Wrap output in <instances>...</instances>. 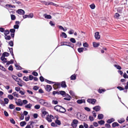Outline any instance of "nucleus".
Wrapping results in <instances>:
<instances>
[{
  "label": "nucleus",
  "mask_w": 128,
  "mask_h": 128,
  "mask_svg": "<svg viewBox=\"0 0 128 128\" xmlns=\"http://www.w3.org/2000/svg\"><path fill=\"white\" fill-rule=\"evenodd\" d=\"M100 107L99 106H97L93 108V109L96 112L99 111L100 109Z\"/></svg>",
  "instance_id": "obj_10"
},
{
  "label": "nucleus",
  "mask_w": 128,
  "mask_h": 128,
  "mask_svg": "<svg viewBox=\"0 0 128 128\" xmlns=\"http://www.w3.org/2000/svg\"><path fill=\"white\" fill-rule=\"evenodd\" d=\"M93 46L94 47H97L99 45L100 43L99 42H93Z\"/></svg>",
  "instance_id": "obj_22"
},
{
  "label": "nucleus",
  "mask_w": 128,
  "mask_h": 128,
  "mask_svg": "<svg viewBox=\"0 0 128 128\" xmlns=\"http://www.w3.org/2000/svg\"><path fill=\"white\" fill-rule=\"evenodd\" d=\"M23 79L24 80L26 81H28L29 80V78L25 76L23 77Z\"/></svg>",
  "instance_id": "obj_59"
},
{
  "label": "nucleus",
  "mask_w": 128,
  "mask_h": 128,
  "mask_svg": "<svg viewBox=\"0 0 128 128\" xmlns=\"http://www.w3.org/2000/svg\"><path fill=\"white\" fill-rule=\"evenodd\" d=\"M105 127L107 128H110L111 127L110 125L108 124H105Z\"/></svg>",
  "instance_id": "obj_63"
},
{
  "label": "nucleus",
  "mask_w": 128,
  "mask_h": 128,
  "mask_svg": "<svg viewBox=\"0 0 128 128\" xmlns=\"http://www.w3.org/2000/svg\"><path fill=\"white\" fill-rule=\"evenodd\" d=\"M66 111L65 109L63 107L61 106L59 112L62 113H64Z\"/></svg>",
  "instance_id": "obj_16"
},
{
  "label": "nucleus",
  "mask_w": 128,
  "mask_h": 128,
  "mask_svg": "<svg viewBox=\"0 0 128 128\" xmlns=\"http://www.w3.org/2000/svg\"><path fill=\"white\" fill-rule=\"evenodd\" d=\"M11 19L12 20H15L16 18L14 14L11 15Z\"/></svg>",
  "instance_id": "obj_41"
},
{
  "label": "nucleus",
  "mask_w": 128,
  "mask_h": 128,
  "mask_svg": "<svg viewBox=\"0 0 128 128\" xmlns=\"http://www.w3.org/2000/svg\"><path fill=\"white\" fill-rule=\"evenodd\" d=\"M66 42H62L61 43V46H63V45H67V44H66Z\"/></svg>",
  "instance_id": "obj_56"
},
{
  "label": "nucleus",
  "mask_w": 128,
  "mask_h": 128,
  "mask_svg": "<svg viewBox=\"0 0 128 128\" xmlns=\"http://www.w3.org/2000/svg\"><path fill=\"white\" fill-rule=\"evenodd\" d=\"M9 108L10 109H13L15 108L14 106L12 104H10L9 106Z\"/></svg>",
  "instance_id": "obj_38"
},
{
  "label": "nucleus",
  "mask_w": 128,
  "mask_h": 128,
  "mask_svg": "<svg viewBox=\"0 0 128 128\" xmlns=\"http://www.w3.org/2000/svg\"><path fill=\"white\" fill-rule=\"evenodd\" d=\"M98 123L100 125H102L104 124L105 123V122L104 120H101L98 122Z\"/></svg>",
  "instance_id": "obj_27"
},
{
  "label": "nucleus",
  "mask_w": 128,
  "mask_h": 128,
  "mask_svg": "<svg viewBox=\"0 0 128 128\" xmlns=\"http://www.w3.org/2000/svg\"><path fill=\"white\" fill-rule=\"evenodd\" d=\"M44 16L45 18L50 19L52 18V16L50 15H48L46 14H44Z\"/></svg>",
  "instance_id": "obj_14"
},
{
  "label": "nucleus",
  "mask_w": 128,
  "mask_h": 128,
  "mask_svg": "<svg viewBox=\"0 0 128 128\" xmlns=\"http://www.w3.org/2000/svg\"><path fill=\"white\" fill-rule=\"evenodd\" d=\"M60 36L64 37V38H66L67 36L66 34L64 32H62V34L60 35Z\"/></svg>",
  "instance_id": "obj_32"
},
{
  "label": "nucleus",
  "mask_w": 128,
  "mask_h": 128,
  "mask_svg": "<svg viewBox=\"0 0 128 128\" xmlns=\"http://www.w3.org/2000/svg\"><path fill=\"white\" fill-rule=\"evenodd\" d=\"M10 122L13 124H15V122L14 119L13 118H11L10 120Z\"/></svg>",
  "instance_id": "obj_51"
},
{
  "label": "nucleus",
  "mask_w": 128,
  "mask_h": 128,
  "mask_svg": "<svg viewBox=\"0 0 128 128\" xmlns=\"http://www.w3.org/2000/svg\"><path fill=\"white\" fill-rule=\"evenodd\" d=\"M94 37L96 39L98 40L100 38V36L99 35V32H96L95 33Z\"/></svg>",
  "instance_id": "obj_7"
},
{
  "label": "nucleus",
  "mask_w": 128,
  "mask_h": 128,
  "mask_svg": "<svg viewBox=\"0 0 128 128\" xmlns=\"http://www.w3.org/2000/svg\"><path fill=\"white\" fill-rule=\"evenodd\" d=\"M76 76L75 74H74L70 76V78L71 80H74L76 79Z\"/></svg>",
  "instance_id": "obj_26"
},
{
  "label": "nucleus",
  "mask_w": 128,
  "mask_h": 128,
  "mask_svg": "<svg viewBox=\"0 0 128 128\" xmlns=\"http://www.w3.org/2000/svg\"><path fill=\"white\" fill-rule=\"evenodd\" d=\"M104 118V115L102 114H99L98 116V118L99 120H101Z\"/></svg>",
  "instance_id": "obj_18"
},
{
  "label": "nucleus",
  "mask_w": 128,
  "mask_h": 128,
  "mask_svg": "<svg viewBox=\"0 0 128 128\" xmlns=\"http://www.w3.org/2000/svg\"><path fill=\"white\" fill-rule=\"evenodd\" d=\"M60 84L62 88H66V82L64 81L62 82Z\"/></svg>",
  "instance_id": "obj_21"
},
{
  "label": "nucleus",
  "mask_w": 128,
  "mask_h": 128,
  "mask_svg": "<svg viewBox=\"0 0 128 128\" xmlns=\"http://www.w3.org/2000/svg\"><path fill=\"white\" fill-rule=\"evenodd\" d=\"M0 103L3 106H5V103L3 101L1 100V99H0Z\"/></svg>",
  "instance_id": "obj_50"
},
{
  "label": "nucleus",
  "mask_w": 128,
  "mask_h": 128,
  "mask_svg": "<svg viewBox=\"0 0 128 128\" xmlns=\"http://www.w3.org/2000/svg\"><path fill=\"white\" fill-rule=\"evenodd\" d=\"M55 122L58 125H60L61 124L60 121L58 119L55 121Z\"/></svg>",
  "instance_id": "obj_42"
},
{
  "label": "nucleus",
  "mask_w": 128,
  "mask_h": 128,
  "mask_svg": "<svg viewBox=\"0 0 128 128\" xmlns=\"http://www.w3.org/2000/svg\"><path fill=\"white\" fill-rule=\"evenodd\" d=\"M85 102V100H78L77 101V102L78 104H81L83 102Z\"/></svg>",
  "instance_id": "obj_17"
},
{
  "label": "nucleus",
  "mask_w": 128,
  "mask_h": 128,
  "mask_svg": "<svg viewBox=\"0 0 128 128\" xmlns=\"http://www.w3.org/2000/svg\"><path fill=\"white\" fill-rule=\"evenodd\" d=\"M70 94L72 96H75V95L74 94L72 90H70Z\"/></svg>",
  "instance_id": "obj_58"
},
{
  "label": "nucleus",
  "mask_w": 128,
  "mask_h": 128,
  "mask_svg": "<svg viewBox=\"0 0 128 128\" xmlns=\"http://www.w3.org/2000/svg\"><path fill=\"white\" fill-rule=\"evenodd\" d=\"M46 119L48 122H51L52 121L51 119L49 117V116L46 117Z\"/></svg>",
  "instance_id": "obj_35"
},
{
  "label": "nucleus",
  "mask_w": 128,
  "mask_h": 128,
  "mask_svg": "<svg viewBox=\"0 0 128 128\" xmlns=\"http://www.w3.org/2000/svg\"><path fill=\"white\" fill-rule=\"evenodd\" d=\"M119 126V124L117 122H115L112 124V126L113 127H115L116 126Z\"/></svg>",
  "instance_id": "obj_19"
},
{
  "label": "nucleus",
  "mask_w": 128,
  "mask_h": 128,
  "mask_svg": "<svg viewBox=\"0 0 128 128\" xmlns=\"http://www.w3.org/2000/svg\"><path fill=\"white\" fill-rule=\"evenodd\" d=\"M74 30L72 29H70V31L68 32V33L70 34H73L74 32Z\"/></svg>",
  "instance_id": "obj_45"
},
{
  "label": "nucleus",
  "mask_w": 128,
  "mask_h": 128,
  "mask_svg": "<svg viewBox=\"0 0 128 128\" xmlns=\"http://www.w3.org/2000/svg\"><path fill=\"white\" fill-rule=\"evenodd\" d=\"M60 84L58 83H56L54 85V88L55 89H57L60 87Z\"/></svg>",
  "instance_id": "obj_8"
},
{
  "label": "nucleus",
  "mask_w": 128,
  "mask_h": 128,
  "mask_svg": "<svg viewBox=\"0 0 128 128\" xmlns=\"http://www.w3.org/2000/svg\"><path fill=\"white\" fill-rule=\"evenodd\" d=\"M9 45L11 46H13L14 45L13 42L12 41H10L9 42Z\"/></svg>",
  "instance_id": "obj_62"
},
{
  "label": "nucleus",
  "mask_w": 128,
  "mask_h": 128,
  "mask_svg": "<svg viewBox=\"0 0 128 128\" xmlns=\"http://www.w3.org/2000/svg\"><path fill=\"white\" fill-rule=\"evenodd\" d=\"M78 122V120H74L72 123V126L73 128H75L77 126Z\"/></svg>",
  "instance_id": "obj_2"
},
{
  "label": "nucleus",
  "mask_w": 128,
  "mask_h": 128,
  "mask_svg": "<svg viewBox=\"0 0 128 128\" xmlns=\"http://www.w3.org/2000/svg\"><path fill=\"white\" fill-rule=\"evenodd\" d=\"M16 12L19 14L20 15H24L25 13L24 11L22 9H18L16 11Z\"/></svg>",
  "instance_id": "obj_5"
},
{
  "label": "nucleus",
  "mask_w": 128,
  "mask_h": 128,
  "mask_svg": "<svg viewBox=\"0 0 128 128\" xmlns=\"http://www.w3.org/2000/svg\"><path fill=\"white\" fill-rule=\"evenodd\" d=\"M90 7L92 9H94L95 8V6L94 4H92L90 6Z\"/></svg>",
  "instance_id": "obj_64"
},
{
  "label": "nucleus",
  "mask_w": 128,
  "mask_h": 128,
  "mask_svg": "<svg viewBox=\"0 0 128 128\" xmlns=\"http://www.w3.org/2000/svg\"><path fill=\"white\" fill-rule=\"evenodd\" d=\"M59 94L63 96L65 94V92L64 91H61L59 92Z\"/></svg>",
  "instance_id": "obj_49"
},
{
  "label": "nucleus",
  "mask_w": 128,
  "mask_h": 128,
  "mask_svg": "<svg viewBox=\"0 0 128 128\" xmlns=\"http://www.w3.org/2000/svg\"><path fill=\"white\" fill-rule=\"evenodd\" d=\"M8 97L10 100H12L14 98L13 96L11 94L8 95Z\"/></svg>",
  "instance_id": "obj_39"
},
{
  "label": "nucleus",
  "mask_w": 128,
  "mask_h": 128,
  "mask_svg": "<svg viewBox=\"0 0 128 128\" xmlns=\"http://www.w3.org/2000/svg\"><path fill=\"white\" fill-rule=\"evenodd\" d=\"M4 34L5 35H6V34H8L10 33L9 31L8 30H4Z\"/></svg>",
  "instance_id": "obj_43"
},
{
  "label": "nucleus",
  "mask_w": 128,
  "mask_h": 128,
  "mask_svg": "<svg viewBox=\"0 0 128 128\" xmlns=\"http://www.w3.org/2000/svg\"><path fill=\"white\" fill-rule=\"evenodd\" d=\"M52 5L54 6H55L56 7H57L58 6V5L57 4L53 3L52 2H48V5Z\"/></svg>",
  "instance_id": "obj_25"
},
{
  "label": "nucleus",
  "mask_w": 128,
  "mask_h": 128,
  "mask_svg": "<svg viewBox=\"0 0 128 128\" xmlns=\"http://www.w3.org/2000/svg\"><path fill=\"white\" fill-rule=\"evenodd\" d=\"M34 108L36 109H38L40 108V106L38 104H37L34 106Z\"/></svg>",
  "instance_id": "obj_52"
},
{
  "label": "nucleus",
  "mask_w": 128,
  "mask_h": 128,
  "mask_svg": "<svg viewBox=\"0 0 128 128\" xmlns=\"http://www.w3.org/2000/svg\"><path fill=\"white\" fill-rule=\"evenodd\" d=\"M71 98V97L70 96H68V97H67L65 98H64V100L69 101L70 100Z\"/></svg>",
  "instance_id": "obj_47"
},
{
  "label": "nucleus",
  "mask_w": 128,
  "mask_h": 128,
  "mask_svg": "<svg viewBox=\"0 0 128 128\" xmlns=\"http://www.w3.org/2000/svg\"><path fill=\"white\" fill-rule=\"evenodd\" d=\"M52 94L54 95V96L56 94H59V92L56 91H54L52 92Z\"/></svg>",
  "instance_id": "obj_53"
},
{
  "label": "nucleus",
  "mask_w": 128,
  "mask_h": 128,
  "mask_svg": "<svg viewBox=\"0 0 128 128\" xmlns=\"http://www.w3.org/2000/svg\"><path fill=\"white\" fill-rule=\"evenodd\" d=\"M15 103L18 106H22L23 105L22 100L20 99H18L17 101H16Z\"/></svg>",
  "instance_id": "obj_4"
},
{
  "label": "nucleus",
  "mask_w": 128,
  "mask_h": 128,
  "mask_svg": "<svg viewBox=\"0 0 128 128\" xmlns=\"http://www.w3.org/2000/svg\"><path fill=\"white\" fill-rule=\"evenodd\" d=\"M4 37L5 39L7 40H9L11 39V37L10 36L5 35Z\"/></svg>",
  "instance_id": "obj_29"
},
{
  "label": "nucleus",
  "mask_w": 128,
  "mask_h": 128,
  "mask_svg": "<svg viewBox=\"0 0 128 128\" xmlns=\"http://www.w3.org/2000/svg\"><path fill=\"white\" fill-rule=\"evenodd\" d=\"M125 120L123 118H122L118 119V121L120 123L122 124L125 122Z\"/></svg>",
  "instance_id": "obj_11"
},
{
  "label": "nucleus",
  "mask_w": 128,
  "mask_h": 128,
  "mask_svg": "<svg viewBox=\"0 0 128 128\" xmlns=\"http://www.w3.org/2000/svg\"><path fill=\"white\" fill-rule=\"evenodd\" d=\"M77 116L78 118L82 121H85L86 120L87 116L84 114H81L80 113H78Z\"/></svg>",
  "instance_id": "obj_1"
},
{
  "label": "nucleus",
  "mask_w": 128,
  "mask_h": 128,
  "mask_svg": "<svg viewBox=\"0 0 128 128\" xmlns=\"http://www.w3.org/2000/svg\"><path fill=\"white\" fill-rule=\"evenodd\" d=\"M114 66L118 69L120 70H121L122 68L119 65L114 64Z\"/></svg>",
  "instance_id": "obj_33"
},
{
  "label": "nucleus",
  "mask_w": 128,
  "mask_h": 128,
  "mask_svg": "<svg viewBox=\"0 0 128 128\" xmlns=\"http://www.w3.org/2000/svg\"><path fill=\"white\" fill-rule=\"evenodd\" d=\"M33 17V14H30L28 15H25L23 16L24 18H32Z\"/></svg>",
  "instance_id": "obj_6"
},
{
  "label": "nucleus",
  "mask_w": 128,
  "mask_h": 128,
  "mask_svg": "<svg viewBox=\"0 0 128 128\" xmlns=\"http://www.w3.org/2000/svg\"><path fill=\"white\" fill-rule=\"evenodd\" d=\"M89 118L90 120L91 121H92L94 120L93 117L91 116H89Z\"/></svg>",
  "instance_id": "obj_61"
},
{
  "label": "nucleus",
  "mask_w": 128,
  "mask_h": 128,
  "mask_svg": "<svg viewBox=\"0 0 128 128\" xmlns=\"http://www.w3.org/2000/svg\"><path fill=\"white\" fill-rule=\"evenodd\" d=\"M114 120H115L114 118H112L108 120L107 121V122L109 124H110L112 122H114Z\"/></svg>",
  "instance_id": "obj_13"
},
{
  "label": "nucleus",
  "mask_w": 128,
  "mask_h": 128,
  "mask_svg": "<svg viewBox=\"0 0 128 128\" xmlns=\"http://www.w3.org/2000/svg\"><path fill=\"white\" fill-rule=\"evenodd\" d=\"M58 26L59 27V28L60 30H62L66 32L67 30L66 28L65 27V28H64L62 26Z\"/></svg>",
  "instance_id": "obj_23"
},
{
  "label": "nucleus",
  "mask_w": 128,
  "mask_h": 128,
  "mask_svg": "<svg viewBox=\"0 0 128 128\" xmlns=\"http://www.w3.org/2000/svg\"><path fill=\"white\" fill-rule=\"evenodd\" d=\"M30 126H31L32 128L34 127V122L32 121H30Z\"/></svg>",
  "instance_id": "obj_37"
},
{
  "label": "nucleus",
  "mask_w": 128,
  "mask_h": 128,
  "mask_svg": "<svg viewBox=\"0 0 128 128\" xmlns=\"http://www.w3.org/2000/svg\"><path fill=\"white\" fill-rule=\"evenodd\" d=\"M15 66L16 68V69L18 70H21L22 69L21 67L19 65H18L17 64H15Z\"/></svg>",
  "instance_id": "obj_28"
},
{
  "label": "nucleus",
  "mask_w": 128,
  "mask_h": 128,
  "mask_svg": "<svg viewBox=\"0 0 128 128\" xmlns=\"http://www.w3.org/2000/svg\"><path fill=\"white\" fill-rule=\"evenodd\" d=\"M61 106L58 105H57L55 106L54 109L58 112H59Z\"/></svg>",
  "instance_id": "obj_20"
},
{
  "label": "nucleus",
  "mask_w": 128,
  "mask_h": 128,
  "mask_svg": "<svg viewBox=\"0 0 128 128\" xmlns=\"http://www.w3.org/2000/svg\"><path fill=\"white\" fill-rule=\"evenodd\" d=\"M9 100L7 98H5L4 99V103L5 104H7L9 102Z\"/></svg>",
  "instance_id": "obj_31"
},
{
  "label": "nucleus",
  "mask_w": 128,
  "mask_h": 128,
  "mask_svg": "<svg viewBox=\"0 0 128 128\" xmlns=\"http://www.w3.org/2000/svg\"><path fill=\"white\" fill-rule=\"evenodd\" d=\"M32 106V104L29 103L26 105L25 106V107L26 108L30 109Z\"/></svg>",
  "instance_id": "obj_12"
},
{
  "label": "nucleus",
  "mask_w": 128,
  "mask_h": 128,
  "mask_svg": "<svg viewBox=\"0 0 128 128\" xmlns=\"http://www.w3.org/2000/svg\"><path fill=\"white\" fill-rule=\"evenodd\" d=\"M70 41L73 43H74L76 42V40L74 38H71L70 40Z\"/></svg>",
  "instance_id": "obj_40"
},
{
  "label": "nucleus",
  "mask_w": 128,
  "mask_h": 128,
  "mask_svg": "<svg viewBox=\"0 0 128 128\" xmlns=\"http://www.w3.org/2000/svg\"><path fill=\"white\" fill-rule=\"evenodd\" d=\"M83 46L84 47H88V45L86 42L83 44Z\"/></svg>",
  "instance_id": "obj_60"
},
{
  "label": "nucleus",
  "mask_w": 128,
  "mask_h": 128,
  "mask_svg": "<svg viewBox=\"0 0 128 128\" xmlns=\"http://www.w3.org/2000/svg\"><path fill=\"white\" fill-rule=\"evenodd\" d=\"M88 102L94 104L96 102V100L95 99L89 98L87 100Z\"/></svg>",
  "instance_id": "obj_3"
},
{
  "label": "nucleus",
  "mask_w": 128,
  "mask_h": 128,
  "mask_svg": "<svg viewBox=\"0 0 128 128\" xmlns=\"http://www.w3.org/2000/svg\"><path fill=\"white\" fill-rule=\"evenodd\" d=\"M8 48L11 54L12 55V56L13 57V58H14V55L13 53V49L12 48H10L9 47Z\"/></svg>",
  "instance_id": "obj_15"
},
{
  "label": "nucleus",
  "mask_w": 128,
  "mask_h": 128,
  "mask_svg": "<svg viewBox=\"0 0 128 128\" xmlns=\"http://www.w3.org/2000/svg\"><path fill=\"white\" fill-rule=\"evenodd\" d=\"M34 77L32 75H30L29 76V80H32L34 78Z\"/></svg>",
  "instance_id": "obj_57"
},
{
  "label": "nucleus",
  "mask_w": 128,
  "mask_h": 128,
  "mask_svg": "<svg viewBox=\"0 0 128 128\" xmlns=\"http://www.w3.org/2000/svg\"><path fill=\"white\" fill-rule=\"evenodd\" d=\"M45 81L50 84H54V82L50 81L46 79H45Z\"/></svg>",
  "instance_id": "obj_46"
},
{
  "label": "nucleus",
  "mask_w": 128,
  "mask_h": 128,
  "mask_svg": "<svg viewBox=\"0 0 128 128\" xmlns=\"http://www.w3.org/2000/svg\"><path fill=\"white\" fill-rule=\"evenodd\" d=\"M46 90L48 92H50L52 90V88L51 86L47 85L45 88Z\"/></svg>",
  "instance_id": "obj_9"
},
{
  "label": "nucleus",
  "mask_w": 128,
  "mask_h": 128,
  "mask_svg": "<svg viewBox=\"0 0 128 128\" xmlns=\"http://www.w3.org/2000/svg\"><path fill=\"white\" fill-rule=\"evenodd\" d=\"M48 2H46V1H42L41 3L42 4H43L46 5H48Z\"/></svg>",
  "instance_id": "obj_55"
},
{
  "label": "nucleus",
  "mask_w": 128,
  "mask_h": 128,
  "mask_svg": "<svg viewBox=\"0 0 128 128\" xmlns=\"http://www.w3.org/2000/svg\"><path fill=\"white\" fill-rule=\"evenodd\" d=\"M6 7H8L9 8H15L16 6L14 5H12L10 4H6Z\"/></svg>",
  "instance_id": "obj_24"
},
{
  "label": "nucleus",
  "mask_w": 128,
  "mask_h": 128,
  "mask_svg": "<svg viewBox=\"0 0 128 128\" xmlns=\"http://www.w3.org/2000/svg\"><path fill=\"white\" fill-rule=\"evenodd\" d=\"M9 55V53L7 52H4L3 53V55L4 56H8Z\"/></svg>",
  "instance_id": "obj_34"
},
{
  "label": "nucleus",
  "mask_w": 128,
  "mask_h": 128,
  "mask_svg": "<svg viewBox=\"0 0 128 128\" xmlns=\"http://www.w3.org/2000/svg\"><path fill=\"white\" fill-rule=\"evenodd\" d=\"M44 100L41 99L39 100V102L41 104L43 105L45 102Z\"/></svg>",
  "instance_id": "obj_48"
},
{
  "label": "nucleus",
  "mask_w": 128,
  "mask_h": 128,
  "mask_svg": "<svg viewBox=\"0 0 128 128\" xmlns=\"http://www.w3.org/2000/svg\"><path fill=\"white\" fill-rule=\"evenodd\" d=\"M22 102L23 103V104H27L28 102L27 100H23Z\"/></svg>",
  "instance_id": "obj_54"
},
{
  "label": "nucleus",
  "mask_w": 128,
  "mask_h": 128,
  "mask_svg": "<svg viewBox=\"0 0 128 128\" xmlns=\"http://www.w3.org/2000/svg\"><path fill=\"white\" fill-rule=\"evenodd\" d=\"M26 122L25 121L21 122L20 123V124L21 126L22 127L26 124Z\"/></svg>",
  "instance_id": "obj_36"
},
{
  "label": "nucleus",
  "mask_w": 128,
  "mask_h": 128,
  "mask_svg": "<svg viewBox=\"0 0 128 128\" xmlns=\"http://www.w3.org/2000/svg\"><path fill=\"white\" fill-rule=\"evenodd\" d=\"M84 48H79L78 49V51L80 52L81 53L83 52Z\"/></svg>",
  "instance_id": "obj_30"
},
{
  "label": "nucleus",
  "mask_w": 128,
  "mask_h": 128,
  "mask_svg": "<svg viewBox=\"0 0 128 128\" xmlns=\"http://www.w3.org/2000/svg\"><path fill=\"white\" fill-rule=\"evenodd\" d=\"M120 16V14L117 13H116L115 14V15L114 16V17L115 18L118 19V18Z\"/></svg>",
  "instance_id": "obj_44"
}]
</instances>
